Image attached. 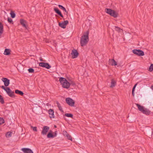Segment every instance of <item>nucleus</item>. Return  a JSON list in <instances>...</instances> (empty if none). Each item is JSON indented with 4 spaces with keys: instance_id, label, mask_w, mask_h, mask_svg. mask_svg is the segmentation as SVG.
Here are the masks:
<instances>
[{
    "instance_id": "nucleus-20",
    "label": "nucleus",
    "mask_w": 153,
    "mask_h": 153,
    "mask_svg": "<svg viewBox=\"0 0 153 153\" xmlns=\"http://www.w3.org/2000/svg\"><path fill=\"white\" fill-rule=\"evenodd\" d=\"M58 7L60 9L63 10L65 12V13H64V14H66L67 15L68 12L66 10V9L64 7H63L61 5H58Z\"/></svg>"
},
{
    "instance_id": "nucleus-46",
    "label": "nucleus",
    "mask_w": 153,
    "mask_h": 153,
    "mask_svg": "<svg viewBox=\"0 0 153 153\" xmlns=\"http://www.w3.org/2000/svg\"><path fill=\"white\" fill-rule=\"evenodd\" d=\"M54 127H56V125H55V126H54Z\"/></svg>"
},
{
    "instance_id": "nucleus-13",
    "label": "nucleus",
    "mask_w": 153,
    "mask_h": 153,
    "mask_svg": "<svg viewBox=\"0 0 153 153\" xmlns=\"http://www.w3.org/2000/svg\"><path fill=\"white\" fill-rule=\"evenodd\" d=\"M48 113L49 114V117L50 118H54V111L53 109H50L48 110Z\"/></svg>"
},
{
    "instance_id": "nucleus-26",
    "label": "nucleus",
    "mask_w": 153,
    "mask_h": 153,
    "mask_svg": "<svg viewBox=\"0 0 153 153\" xmlns=\"http://www.w3.org/2000/svg\"><path fill=\"white\" fill-rule=\"evenodd\" d=\"M57 105L58 107L59 108V110L61 111L62 112H63V111L62 110V108L60 104H59L58 102H57Z\"/></svg>"
},
{
    "instance_id": "nucleus-34",
    "label": "nucleus",
    "mask_w": 153,
    "mask_h": 153,
    "mask_svg": "<svg viewBox=\"0 0 153 153\" xmlns=\"http://www.w3.org/2000/svg\"><path fill=\"white\" fill-rule=\"evenodd\" d=\"M4 123V119L1 117H0V125H1Z\"/></svg>"
},
{
    "instance_id": "nucleus-10",
    "label": "nucleus",
    "mask_w": 153,
    "mask_h": 153,
    "mask_svg": "<svg viewBox=\"0 0 153 153\" xmlns=\"http://www.w3.org/2000/svg\"><path fill=\"white\" fill-rule=\"evenodd\" d=\"M1 80L4 82V85L7 87L10 84V80L6 78H3L1 79Z\"/></svg>"
},
{
    "instance_id": "nucleus-44",
    "label": "nucleus",
    "mask_w": 153,
    "mask_h": 153,
    "mask_svg": "<svg viewBox=\"0 0 153 153\" xmlns=\"http://www.w3.org/2000/svg\"><path fill=\"white\" fill-rule=\"evenodd\" d=\"M135 89V88H133L132 89V91H134Z\"/></svg>"
},
{
    "instance_id": "nucleus-27",
    "label": "nucleus",
    "mask_w": 153,
    "mask_h": 153,
    "mask_svg": "<svg viewBox=\"0 0 153 153\" xmlns=\"http://www.w3.org/2000/svg\"><path fill=\"white\" fill-rule=\"evenodd\" d=\"M65 116L68 117H70L72 118L73 117V115L70 113H66L65 114Z\"/></svg>"
},
{
    "instance_id": "nucleus-23",
    "label": "nucleus",
    "mask_w": 153,
    "mask_h": 153,
    "mask_svg": "<svg viewBox=\"0 0 153 153\" xmlns=\"http://www.w3.org/2000/svg\"><path fill=\"white\" fill-rule=\"evenodd\" d=\"M3 26L2 24L0 22V36L3 33Z\"/></svg>"
},
{
    "instance_id": "nucleus-15",
    "label": "nucleus",
    "mask_w": 153,
    "mask_h": 153,
    "mask_svg": "<svg viewBox=\"0 0 153 153\" xmlns=\"http://www.w3.org/2000/svg\"><path fill=\"white\" fill-rule=\"evenodd\" d=\"M111 84L110 87L111 88H113L116 85V81L114 79H112L111 80Z\"/></svg>"
},
{
    "instance_id": "nucleus-2",
    "label": "nucleus",
    "mask_w": 153,
    "mask_h": 153,
    "mask_svg": "<svg viewBox=\"0 0 153 153\" xmlns=\"http://www.w3.org/2000/svg\"><path fill=\"white\" fill-rule=\"evenodd\" d=\"M59 81L63 88L68 89L70 87V83L65 78L62 77H60Z\"/></svg>"
},
{
    "instance_id": "nucleus-1",
    "label": "nucleus",
    "mask_w": 153,
    "mask_h": 153,
    "mask_svg": "<svg viewBox=\"0 0 153 153\" xmlns=\"http://www.w3.org/2000/svg\"><path fill=\"white\" fill-rule=\"evenodd\" d=\"M89 32L87 31L82 36L80 39V43L82 46H83L86 45L89 41Z\"/></svg>"
},
{
    "instance_id": "nucleus-41",
    "label": "nucleus",
    "mask_w": 153,
    "mask_h": 153,
    "mask_svg": "<svg viewBox=\"0 0 153 153\" xmlns=\"http://www.w3.org/2000/svg\"><path fill=\"white\" fill-rule=\"evenodd\" d=\"M137 84H135L134 85V87H133V88H135V87H136V86H137Z\"/></svg>"
},
{
    "instance_id": "nucleus-45",
    "label": "nucleus",
    "mask_w": 153,
    "mask_h": 153,
    "mask_svg": "<svg viewBox=\"0 0 153 153\" xmlns=\"http://www.w3.org/2000/svg\"><path fill=\"white\" fill-rule=\"evenodd\" d=\"M40 60L41 61H43L42 59H40Z\"/></svg>"
},
{
    "instance_id": "nucleus-39",
    "label": "nucleus",
    "mask_w": 153,
    "mask_h": 153,
    "mask_svg": "<svg viewBox=\"0 0 153 153\" xmlns=\"http://www.w3.org/2000/svg\"><path fill=\"white\" fill-rule=\"evenodd\" d=\"M70 83V85H75V82L73 81H71L70 82H69Z\"/></svg>"
},
{
    "instance_id": "nucleus-6",
    "label": "nucleus",
    "mask_w": 153,
    "mask_h": 153,
    "mask_svg": "<svg viewBox=\"0 0 153 153\" xmlns=\"http://www.w3.org/2000/svg\"><path fill=\"white\" fill-rule=\"evenodd\" d=\"M39 65L43 68H45L47 69H49L51 67V66L47 63L40 62L39 63Z\"/></svg>"
},
{
    "instance_id": "nucleus-3",
    "label": "nucleus",
    "mask_w": 153,
    "mask_h": 153,
    "mask_svg": "<svg viewBox=\"0 0 153 153\" xmlns=\"http://www.w3.org/2000/svg\"><path fill=\"white\" fill-rule=\"evenodd\" d=\"M105 12L109 14L111 16L114 18H116L117 17L118 14L114 10L110 8H105Z\"/></svg>"
},
{
    "instance_id": "nucleus-32",
    "label": "nucleus",
    "mask_w": 153,
    "mask_h": 153,
    "mask_svg": "<svg viewBox=\"0 0 153 153\" xmlns=\"http://www.w3.org/2000/svg\"><path fill=\"white\" fill-rule=\"evenodd\" d=\"M115 29L116 31H117L118 32H120V31L122 30V29H121L120 27L117 26H115Z\"/></svg>"
},
{
    "instance_id": "nucleus-19",
    "label": "nucleus",
    "mask_w": 153,
    "mask_h": 153,
    "mask_svg": "<svg viewBox=\"0 0 153 153\" xmlns=\"http://www.w3.org/2000/svg\"><path fill=\"white\" fill-rule=\"evenodd\" d=\"M1 88L4 90H5L7 93H9L10 92V91L11 90L10 89V88L9 87H6L5 88L4 86H2L1 87Z\"/></svg>"
},
{
    "instance_id": "nucleus-14",
    "label": "nucleus",
    "mask_w": 153,
    "mask_h": 153,
    "mask_svg": "<svg viewBox=\"0 0 153 153\" xmlns=\"http://www.w3.org/2000/svg\"><path fill=\"white\" fill-rule=\"evenodd\" d=\"M54 10L56 13L58 14L62 18L63 17V15L61 13L60 11L58 9V8H54Z\"/></svg>"
},
{
    "instance_id": "nucleus-42",
    "label": "nucleus",
    "mask_w": 153,
    "mask_h": 153,
    "mask_svg": "<svg viewBox=\"0 0 153 153\" xmlns=\"http://www.w3.org/2000/svg\"><path fill=\"white\" fill-rule=\"evenodd\" d=\"M137 84H135L134 85V87H133V88H135V87H136V86H137Z\"/></svg>"
},
{
    "instance_id": "nucleus-22",
    "label": "nucleus",
    "mask_w": 153,
    "mask_h": 153,
    "mask_svg": "<svg viewBox=\"0 0 153 153\" xmlns=\"http://www.w3.org/2000/svg\"><path fill=\"white\" fill-rule=\"evenodd\" d=\"M7 94L10 97H14V93L13 91H10V92L9 93H7Z\"/></svg>"
},
{
    "instance_id": "nucleus-30",
    "label": "nucleus",
    "mask_w": 153,
    "mask_h": 153,
    "mask_svg": "<svg viewBox=\"0 0 153 153\" xmlns=\"http://www.w3.org/2000/svg\"><path fill=\"white\" fill-rule=\"evenodd\" d=\"M0 102L2 104L4 102L3 98L1 95H0Z\"/></svg>"
},
{
    "instance_id": "nucleus-8",
    "label": "nucleus",
    "mask_w": 153,
    "mask_h": 153,
    "mask_svg": "<svg viewBox=\"0 0 153 153\" xmlns=\"http://www.w3.org/2000/svg\"><path fill=\"white\" fill-rule=\"evenodd\" d=\"M68 24V20H66L62 23L59 22V26L62 28H66L67 25Z\"/></svg>"
},
{
    "instance_id": "nucleus-16",
    "label": "nucleus",
    "mask_w": 153,
    "mask_h": 153,
    "mask_svg": "<svg viewBox=\"0 0 153 153\" xmlns=\"http://www.w3.org/2000/svg\"><path fill=\"white\" fill-rule=\"evenodd\" d=\"M109 63L111 65H117V62L114 59H109Z\"/></svg>"
},
{
    "instance_id": "nucleus-7",
    "label": "nucleus",
    "mask_w": 153,
    "mask_h": 153,
    "mask_svg": "<svg viewBox=\"0 0 153 153\" xmlns=\"http://www.w3.org/2000/svg\"><path fill=\"white\" fill-rule=\"evenodd\" d=\"M49 129V127L47 126H44L41 132V134L43 135H46Z\"/></svg>"
},
{
    "instance_id": "nucleus-36",
    "label": "nucleus",
    "mask_w": 153,
    "mask_h": 153,
    "mask_svg": "<svg viewBox=\"0 0 153 153\" xmlns=\"http://www.w3.org/2000/svg\"><path fill=\"white\" fill-rule=\"evenodd\" d=\"M31 128H33V131H37V127H33L32 126H31Z\"/></svg>"
},
{
    "instance_id": "nucleus-37",
    "label": "nucleus",
    "mask_w": 153,
    "mask_h": 153,
    "mask_svg": "<svg viewBox=\"0 0 153 153\" xmlns=\"http://www.w3.org/2000/svg\"><path fill=\"white\" fill-rule=\"evenodd\" d=\"M66 137L68 140H72V137L70 135L68 134L67 135Z\"/></svg>"
},
{
    "instance_id": "nucleus-33",
    "label": "nucleus",
    "mask_w": 153,
    "mask_h": 153,
    "mask_svg": "<svg viewBox=\"0 0 153 153\" xmlns=\"http://www.w3.org/2000/svg\"><path fill=\"white\" fill-rule=\"evenodd\" d=\"M29 73H33L34 72V70L32 68H30L28 70Z\"/></svg>"
},
{
    "instance_id": "nucleus-28",
    "label": "nucleus",
    "mask_w": 153,
    "mask_h": 153,
    "mask_svg": "<svg viewBox=\"0 0 153 153\" xmlns=\"http://www.w3.org/2000/svg\"><path fill=\"white\" fill-rule=\"evenodd\" d=\"M12 132H8L6 133V136L7 137H11L12 135Z\"/></svg>"
},
{
    "instance_id": "nucleus-17",
    "label": "nucleus",
    "mask_w": 153,
    "mask_h": 153,
    "mask_svg": "<svg viewBox=\"0 0 153 153\" xmlns=\"http://www.w3.org/2000/svg\"><path fill=\"white\" fill-rule=\"evenodd\" d=\"M141 112L146 115H148L150 114V111L148 109L145 108H144Z\"/></svg>"
},
{
    "instance_id": "nucleus-43",
    "label": "nucleus",
    "mask_w": 153,
    "mask_h": 153,
    "mask_svg": "<svg viewBox=\"0 0 153 153\" xmlns=\"http://www.w3.org/2000/svg\"><path fill=\"white\" fill-rule=\"evenodd\" d=\"M134 91H132V95L133 96H134Z\"/></svg>"
},
{
    "instance_id": "nucleus-40",
    "label": "nucleus",
    "mask_w": 153,
    "mask_h": 153,
    "mask_svg": "<svg viewBox=\"0 0 153 153\" xmlns=\"http://www.w3.org/2000/svg\"><path fill=\"white\" fill-rule=\"evenodd\" d=\"M56 132L57 131H56L54 133V134L53 135L54 136V137H56V135H57V133H56Z\"/></svg>"
},
{
    "instance_id": "nucleus-29",
    "label": "nucleus",
    "mask_w": 153,
    "mask_h": 153,
    "mask_svg": "<svg viewBox=\"0 0 153 153\" xmlns=\"http://www.w3.org/2000/svg\"><path fill=\"white\" fill-rule=\"evenodd\" d=\"M7 21L10 24H13V22L12 19L8 17L7 19Z\"/></svg>"
},
{
    "instance_id": "nucleus-38",
    "label": "nucleus",
    "mask_w": 153,
    "mask_h": 153,
    "mask_svg": "<svg viewBox=\"0 0 153 153\" xmlns=\"http://www.w3.org/2000/svg\"><path fill=\"white\" fill-rule=\"evenodd\" d=\"M63 134L65 136H67L68 134L67 133V132L66 131H64Z\"/></svg>"
},
{
    "instance_id": "nucleus-25",
    "label": "nucleus",
    "mask_w": 153,
    "mask_h": 153,
    "mask_svg": "<svg viewBox=\"0 0 153 153\" xmlns=\"http://www.w3.org/2000/svg\"><path fill=\"white\" fill-rule=\"evenodd\" d=\"M47 137L48 138H53L54 136L51 133L49 132L47 135Z\"/></svg>"
},
{
    "instance_id": "nucleus-35",
    "label": "nucleus",
    "mask_w": 153,
    "mask_h": 153,
    "mask_svg": "<svg viewBox=\"0 0 153 153\" xmlns=\"http://www.w3.org/2000/svg\"><path fill=\"white\" fill-rule=\"evenodd\" d=\"M149 71L151 72L153 71V64H151L149 68Z\"/></svg>"
},
{
    "instance_id": "nucleus-4",
    "label": "nucleus",
    "mask_w": 153,
    "mask_h": 153,
    "mask_svg": "<svg viewBox=\"0 0 153 153\" xmlns=\"http://www.w3.org/2000/svg\"><path fill=\"white\" fill-rule=\"evenodd\" d=\"M132 52L134 54L139 56H143L144 55L143 51L140 50L134 49L132 51Z\"/></svg>"
},
{
    "instance_id": "nucleus-31",
    "label": "nucleus",
    "mask_w": 153,
    "mask_h": 153,
    "mask_svg": "<svg viewBox=\"0 0 153 153\" xmlns=\"http://www.w3.org/2000/svg\"><path fill=\"white\" fill-rule=\"evenodd\" d=\"M10 14L12 18H13L15 17L16 15L15 13L11 11L10 13Z\"/></svg>"
},
{
    "instance_id": "nucleus-9",
    "label": "nucleus",
    "mask_w": 153,
    "mask_h": 153,
    "mask_svg": "<svg viewBox=\"0 0 153 153\" xmlns=\"http://www.w3.org/2000/svg\"><path fill=\"white\" fill-rule=\"evenodd\" d=\"M71 54L72 56V58L73 59H74L77 57L78 55H79V53L77 50L75 49H74L72 50Z\"/></svg>"
},
{
    "instance_id": "nucleus-5",
    "label": "nucleus",
    "mask_w": 153,
    "mask_h": 153,
    "mask_svg": "<svg viewBox=\"0 0 153 153\" xmlns=\"http://www.w3.org/2000/svg\"><path fill=\"white\" fill-rule=\"evenodd\" d=\"M66 102L69 105L74 106V105L75 102L72 99L68 97L65 99Z\"/></svg>"
},
{
    "instance_id": "nucleus-12",
    "label": "nucleus",
    "mask_w": 153,
    "mask_h": 153,
    "mask_svg": "<svg viewBox=\"0 0 153 153\" xmlns=\"http://www.w3.org/2000/svg\"><path fill=\"white\" fill-rule=\"evenodd\" d=\"M22 150L24 153H33L32 150L29 148H23Z\"/></svg>"
},
{
    "instance_id": "nucleus-21",
    "label": "nucleus",
    "mask_w": 153,
    "mask_h": 153,
    "mask_svg": "<svg viewBox=\"0 0 153 153\" xmlns=\"http://www.w3.org/2000/svg\"><path fill=\"white\" fill-rule=\"evenodd\" d=\"M10 49H6L4 52V54L6 55H8L10 53Z\"/></svg>"
},
{
    "instance_id": "nucleus-18",
    "label": "nucleus",
    "mask_w": 153,
    "mask_h": 153,
    "mask_svg": "<svg viewBox=\"0 0 153 153\" xmlns=\"http://www.w3.org/2000/svg\"><path fill=\"white\" fill-rule=\"evenodd\" d=\"M135 104L138 107V110L141 112L143 110V109L144 108L143 106L140 105L138 104L135 103Z\"/></svg>"
},
{
    "instance_id": "nucleus-24",
    "label": "nucleus",
    "mask_w": 153,
    "mask_h": 153,
    "mask_svg": "<svg viewBox=\"0 0 153 153\" xmlns=\"http://www.w3.org/2000/svg\"><path fill=\"white\" fill-rule=\"evenodd\" d=\"M15 93L16 94H18L21 96H23L24 94L23 92L21 91H19L18 90H16L15 91Z\"/></svg>"
},
{
    "instance_id": "nucleus-11",
    "label": "nucleus",
    "mask_w": 153,
    "mask_h": 153,
    "mask_svg": "<svg viewBox=\"0 0 153 153\" xmlns=\"http://www.w3.org/2000/svg\"><path fill=\"white\" fill-rule=\"evenodd\" d=\"M20 22L21 25L23 27L27 29V22L26 20L23 19H21L20 20Z\"/></svg>"
}]
</instances>
